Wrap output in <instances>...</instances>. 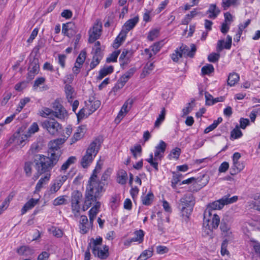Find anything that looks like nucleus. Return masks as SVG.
Returning <instances> with one entry per match:
<instances>
[{
    "mask_svg": "<svg viewBox=\"0 0 260 260\" xmlns=\"http://www.w3.org/2000/svg\"><path fill=\"white\" fill-rule=\"evenodd\" d=\"M139 20V17L136 16L133 18L128 19L122 26L121 30L127 34L129 31L133 29Z\"/></svg>",
    "mask_w": 260,
    "mask_h": 260,
    "instance_id": "2eb2a0df",
    "label": "nucleus"
},
{
    "mask_svg": "<svg viewBox=\"0 0 260 260\" xmlns=\"http://www.w3.org/2000/svg\"><path fill=\"white\" fill-rule=\"evenodd\" d=\"M127 179V175L126 171L120 170L118 173L117 181L122 185L125 184Z\"/></svg>",
    "mask_w": 260,
    "mask_h": 260,
    "instance_id": "4c0bfd02",
    "label": "nucleus"
},
{
    "mask_svg": "<svg viewBox=\"0 0 260 260\" xmlns=\"http://www.w3.org/2000/svg\"><path fill=\"white\" fill-rule=\"evenodd\" d=\"M39 130V127L38 123L36 122H33L26 132L28 136L30 137L32 135L38 132Z\"/></svg>",
    "mask_w": 260,
    "mask_h": 260,
    "instance_id": "de8ad7c7",
    "label": "nucleus"
},
{
    "mask_svg": "<svg viewBox=\"0 0 260 260\" xmlns=\"http://www.w3.org/2000/svg\"><path fill=\"white\" fill-rule=\"evenodd\" d=\"M92 225L93 224H91L90 222L88 223V219L86 216H81L79 223V228L81 233L84 234L87 233L90 228L92 226Z\"/></svg>",
    "mask_w": 260,
    "mask_h": 260,
    "instance_id": "dca6fc26",
    "label": "nucleus"
},
{
    "mask_svg": "<svg viewBox=\"0 0 260 260\" xmlns=\"http://www.w3.org/2000/svg\"><path fill=\"white\" fill-rule=\"evenodd\" d=\"M104 185V183L88 182L82 208L83 211H86L92 205L94 206L96 203L100 202L98 200L102 196Z\"/></svg>",
    "mask_w": 260,
    "mask_h": 260,
    "instance_id": "f257e3e1",
    "label": "nucleus"
},
{
    "mask_svg": "<svg viewBox=\"0 0 260 260\" xmlns=\"http://www.w3.org/2000/svg\"><path fill=\"white\" fill-rule=\"evenodd\" d=\"M240 79L239 75L235 72L230 73L227 80L228 85L233 86L237 84Z\"/></svg>",
    "mask_w": 260,
    "mask_h": 260,
    "instance_id": "72a5a7b5",
    "label": "nucleus"
},
{
    "mask_svg": "<svg viewBox=\"0 0 260 260\" xmlns=\"http://www.w3.org/2000/svg\"><path fill=\"white\" fill-rule=\"evenodd\" d=\"M179 49L181 52H182V55L190 57H193L197 50L196 47L193 44H191L190 49L189 47L185 45H182Z\"/></svg>",
    "mask_w": 260,
    "mask_h": 260,
    "instance_id": "a211bd4d",
    "label": "nucleus"
},
{
    "mask_svg": "<svg viewBox=\"0 0 260 260\" xmlns=\"http://www.w3.org/2000/svg\"><path fill=\"white\" fill-rule=\"evenodd\" d=\"M58 156V153L56 155L55 158L51 155L47 157L44 155H39V159L36 160V169L38 173L42 174L50 173V171L59 160L57 159Z\"/></svg>",
    "mask_w": 260,
    "mask_h": 260,
    "instance_id": "f03ea898",
    "label": "nucleus"
},
{
    "mask_svg": "<svg viewBox=\"0 0 260 260\" xmlns=\"http://www.w3.org/2000/svg\"><path fill=\"white\" fill-rule=\"evenodd\" d=\"M82 199V193L78 190L74 191L71 196V209L75 216L80 215L81 207L80 201Z\"/></svg>",
    "mask_w": 260,
    "mask_h": 260,
    "instance_id": "0eeeda50",
    "label": "nucleus"
},
{
    "mask_svg": "<svg viewBox=\"0 0 260 260\" xmlns=\"http://www.w3.org/2000/svg\"><path fill=\"white\" fill-rule=\"evenodd\" d=\"M29 138L27 134L23 132L22 128H19L10 138L8 142L10 144L15 142L18 145L24 146L25 141Z\"/></svg>",
    "mask_w": 260,
    "mask_h": 260,
    "instance_id": "1a4fd4ad",
    "label": "nucleus"
},
{
    "mask_svg": "<svg viewBox=\"0 0 260 260\" xmlns=\"http://www.w3.org/2000/svg\"><path fill=\"white\" fill-rule=\"evenodd\" d=\"M102 58V56H97L93 55L92 61L90 64V70L94 69L100 63Z\"/></svg>",
    "mask_w": 260,
    "mask_h": 260,
    "instance_id": "5fc2aeb1",
    "label": "nucleus"
},
{
    "mask_svg": "<svg viewBox=\"0 0 260 260\" xmlns=\"http://www.w3.org/2000/svg\"><path fill=\"white\" fill-rule=\"evenodd\" d=\"M182 176V174L180 173H173V178L171 181V186L173 188H175L176 187L177 184L180 181V178Z\"/></svg>",
    "mask_w": 260,
    "mask_h": 260,
    "instance_id": "603ef678",
    "label": "nucleus"
},
{
    "mask_svg": "<svg viewBox=\"0 0 260 260\" xmlns=\"http://www.w3.org/2000/svg\"><path fill=\"white\" fill-rule=\"evenodd\" d=\"M101 206V202H97L96 204H94V206L89 210L88 212V216L89 218V221L91 224H93V221L100 210Z\"/></svg>",
    "mask_w": 260,
    "mask_h": 260,
    "instance_id": "4be33fe9",
    "label": "nucleus"
},
{
    "mask_svg": "<svg viewBox=\"0 0 260 260\" xmlns=\"http://www.w3.org/2000/svg\"><path fill=\"white\" fill-rule=\"evenodd\" d=\"M136 71L135 67L129 69L119 79V82L123 86L128 81V80L133 76Z\"/></svg>",
    "mask_w": 260,
    "mask_h": 260,
    "instance_id": "b1692460",
    "label": "nucleus"
},
{
    "mask_svg": "<svg viewBox=\"0 0 260 260\" xmlns=\"http://www.w3.org/2000/svg\"><path fill=\"white\" fill-rule=\"evenodd\" d=\"M224 196L221 199L209 203L205 210V217L206 219L211 215V213L215 210H220L222 209L225 205L233 203L237 201L238 197L233 196L232 198Z\"/></svg>",
    "mask_w": 260,
    "mask_h": 260,
    "instance_id": "20e7f679",
    "label": "nucleus"
},
{
    "mask_svg": "<svg viewBox=\"0 0 260 260\" xmlns=\"http://www.w3.org/2000/svg\"><path fill=\"white\" fill-rule=\"evenodd\" d=\"M220 12L219 9L217 7L215 4H211L206 13L209 14L208 17L209 18L214 19L217 17Z\"/></svg>",
    "mask_w": 260,
    "mask_h": 260,
    "instance_id": "bb28decb",
    "label": "nucleus"
},
{
    "mask_svg": "<svg viewBox=\"0 0 260 260\" xmlns=\"http://www.w3.org/2000/svg\"><path fill=\"white\" fill-rule=\"evenodd\" d=\"M66 201L65 196H59L53 200V205L55 206L63 205L66 203Z\"/></svg>",
    "mask_w": 260,
    "mask_h": 260,
    "instance_id": "680f3d73",
    "label": "nucleus"
},
{
    "mask_svg": "<svg viewBox=\"0 0 260 260\" xmlns=\"http://www.w3.org/2000/svg\"><path fill=\"white\" fill-rule=\"evenodd\" d=\"M243 135L242 132L238 126L233 129L231 133V139H237L241 138Z\"/></svg>",
    "mask_w": 260,
    "mask_h": 260,
    "instance_id": "09e8293b",
    "label": "nucleus"
},
{
    "mask_svg": "<svg viewBox=\"0 0 260 260\" xmlns=\"http://www.w3.org/2000/svg\"><path fill=\"white\" fill-rule=\"evenodd\" d=\"M220 58V54L218 53H212L208 55V59L211 62L217 61Z\"/></svg>",
    "mask_w": 260,
    "mask_h": 260,
    "instance_id": "774afa93",
    "label": "nucleus"
},
{
    "mask_svg": "<svg viewBox=\"0 0 260 260\" xmlns=\"http://www.w3.org/2000/svg\"><path fill=\"white\" fill-rule=\"evenodd\" d=\"M41 126L49 134L57 136L62 128L61 125L54 118H49L42 122Z\"/></svg>",
    "mask_w": 260,
    "mask_h": 260,
    "instance_id": "423d86ee",
    "label": "nucleus"
},
{
    "mask_svg": "<svg viewBox=\"0 0 260 260\" xmlns=\"http://www.w3.org/2000/svg\"><path fill=\"white\" fill-rule=\"evenodd\" d=\"M244 168V165L239 161L233 162V165L230 169V174L235 175L241 172Z\"/></svg>",
    "mask_w": 260,
    "mask_h": 260,
    "instance_id": "cd10ccee",
    "label": "nucleus"
},
{
    "mask_svg": "<svg viewBox=\"0 0 260 260\" xmlns=\"http://www.w3.org/2000/svg\"><path fill=\"white\" fill-rule=\"evenodd\" d=\"M101 169L102 164H101L99 162H98L95 167V169L93 170L92 174L90 176L88 182L103 183L102 182L100 181L98 179V174L100 173Z\"/></svg>",
    "mask_w": 260,
    "mask_h": 260,
    "instance_id": "a878e982",
    "label": "nucleus"
},
{
    "mask_svg": "<svg viewBox=\"0 0 260 260\" xmlns=\"http://www.w3.org/2000/svg\"><path fill=\"white\" fill-rule=\"evenodd\" d=\"M153 199V194L149 192L146 196L142 197V202L143 205L149 206L152 204Z\"/></svg>",
    "mask_w": 260,
    "mask_h": 260,
    "instance_id": "a19ab883",
    "label": "nucleus"
},
{
    "mask_svg": "<svg viewBox=\"0 0 260 260\" xmlns=\"http://www.w3.org/2000/svg\"><path fill=\"white\" fill-rule=\"evenodd\" d=\"M61 186L55 180L53 181L50 184L49 188L48 190L49 196L54 194L58 190H59Z\"/></svg>",
    "mask_w": 260,
    "mask_h": 260,
    "instance_id": "c9c22d12",
    "label": "nucleus"
},
{
    "mask_svg": "<svg viewBox=\"0 0 260 260\" xmlns=\"http://www.w3.org/2000/svg\"><path fill=\"white\" fill-rule=\"evenodd\" d=\"M30 99L28 97H25L21 99L16 109L17 111H18V112H20L24 108V107L30 102Z\"/></svg>",
    "mask_w": 260,
    "mask_h": 260,
    "instance_id": "6e6d98bb",
    "label": "nucleus"
},
{
    "mask_svg": "<svg viewBox=\"0 0 260 260\" xmlns=\"http://www.w3.org/2000/svg\"><path fill=\"white\" fill-rule=\"evenodd\" d=\"M86 57V51L85 50H82L77 57L75 63L78 66L82 67Z\"/></svg>",
    "mask_w": 260,
    "mask_h": 260,
    "instance_id": "37998d69",
    "label": "nucleus"
},
{
    "mask_svg": "<svg viewBox=\"0 0 260 260\" xmlns=\"http://www.w3.org/2000/svg\"><path fill=\"white\" fill-rule=\"evenodd\" d=\"M39 70V61L38 59H34L29 67L27 78L30 80L33 79L35 76L38 74Z\"/></svg>",
    "mask_w": 260,
    "mask_h": 260,
    "instance_id": "4468645a",
    "label": "nucleus"
},
{
    "mask_svg": "<svg viewBox=\"0 0 260 260\" xmlns=\"http://www.w3.org/2000/svg\"><path fill=\"white\" fill-rule=\"evenodd\" d=\"M180 153L181 149L179 148L176 147L172 150L170 153L168 155V158L170 160L172 159H177L179 158Z\"/></svg>",
    "mask_w": 260,
    "mask_h": 260,
    "instance_id": "49530a36",
    "label": "nucleus"
},
{
    "mask_svg": "<svg viewBox=\"0 0 260 260\" xmlns=\"http://www.w3.org/2000/svg\"><path fill=\"white\" fill-rule=\"evenodd\" d=\"M64 143V140L62 139H56L51 141L49 143V153L50 155L54 157H56V155L59 154L57 159H59L62 152L60 149L61 145Z\"/></svg>",
    "mask_w": 260,
    "mask_h": 260,
    "instance_id": "9d476101",
    "label": "nucleus"
},
{
    "mask_svg": "<svg viewBox=\"0 0 260 260\" xmlns=\"http://www.w3.org/2000/svg\"><path fill=\"white\" fill-rule=\"evenodd\" d=\"M237 0H222V6L224 10H226L231 6L236 4Z\"/></svg>",
    "mask_w": 260,
    "mask_h": 260,
    "instance_id": "e2e57ef3",
    "label": "nucleus"
},
{
    "mask_svg": "<svg viewBox=\"0 0 260 260\" xmlns=\"http://www.w3.org/2000/svg\"><path fill=\"white\" fill-rule=\"evenodd\" d=\"M154 66L153 62H148L144 68L142 73L141 75V77L143 78L149 74L153 70Z\"/></svg>",
    "mask_w": 260,
    "mask_h": 260,
    "instance_id": "c03bdc74",
    "label": "nucleus"
},
{
    "mask_svg": "<svg viewBox=\"0 0 260 260\" xmlns=\"http://www.w3.org/2000/svg\"><path fill=\"white\" fill-rule=\"evenodd\" d=\"M153 255L152 248H148V249L143 251L140 255L139 256L137 260H146L151 257Z\"/></svg>",
    "mask_w": 260,
    "mask_h": 260,
    "instance_id": "79ce46f5",
    "label": "nucleus"
},
{
    "mask_svg": "<svg viewBox=\"0 0 260 260\" xmlns=\"http://www.w3.org/2000/svg\"><path fill=\"white\" fill-rule=\"evenodd\" d=\"M134 103V100L132 99H128L126 100L122 107H121V109L124 111V112L127 113L129 110L131 109L132 105Z\"/></svg>",
    "mask_w": 260,
    "mask_h": 260,
    "instance_id": "3c124183",
    "label": "nucleus"
},
{
    "mask_svg": "<svg viewBox=\"0 0 260 260\" xmlns=\"http://www.w3.org/2000/svg\"><path fill=\"white\" fill-rule=\"evenodd\" d=\"M220 223V217L216 214H213V221L212 223H210V226L211 230V234L212 233L213 229H216L218 228Z\"/></svg>",
    "mask_w": 260,
    "mask_h": 260,
    "instance_id": "a18cd8bd",
    "label": "nucleus"
},
{
    "mask_svg": "<svg viewBox=\"0 0 260 260\" xmlns=\"http://www.w3.org/2000/svg\"><path fill=\"white\" fill-rule=\"evenodd\" d=\"M226 42H224V41L223 40H220L218 41L217 44V51L218 52H219L221 51L223 48L226 49H230L231 48L232 41V37L228 35L226 37Z\"/></svg>",
    "mask_w": 260,
    "mask_h": 260,
    "instance_id": "412c9836",
    "label": "nucleus"
},
{
    "mask_svg": "<svg viewBox=\"0 0 260 260\" xmlns=\"http://www.w3.org/2000/svg\"><path fill=\"white\" fill-rule=\"evenodd\" d=\"M129 51L124 49L122 51L119 57V62L121 67L124 68L129 62V57L127 56Z\"/></svg>",
    "mask_w": 260,
    "mask_h": 260,
    "instance_id": "473e14b6",
    "label": "nucleus"
},
{
    "mask_svg": "<svg viewBox=\"0 0 260 260\" xmlns=\"http://www.w3.org/2000/svg\"><path fill=\"white\" fill-rule=\"evenodd\" d=\"M92 253L95 256L102 259H105L109 256V247L104 245L102 248L98 247L97 248L92 249Z\"/></svg>",
    "mask_w": 260,
    "mask_h": 260,
    "instance_id": "ddd939ff",
    "label": "nucleus"
},
{
    "mask_svg": "<svg viewBox=\"0 0 260 260\" xmlns=\"http://www.w3.org/2000/svg\"><path fill=\"white\" fill-rule=\"evenodd\" d=\"M120 201L118 196L115 194L112 196L110 199L111 207L113 209L117 208Z\"/></svg>",
    "mask_w": 260,
    "mask_h": 260,
    "instance_id": "bf43d9fd",
    "label": "nucleus"
},
{
    "mask_svg": "<svg viewBox=\"0 0 260 260\" xmlns=\"http://www.w3.org/2000/svg\"><path fill=\"white\" fill-rule=\"evenodd\" d=\"M102 28V25L97 23L94 24L92 28L89 30L88 41L90 43H93L100 38L101 35Z\"/></svg>",
    "mask_w": 260,
    "mask_h": 260,
    "instance_id": "9b49d317",
    "label": "nucleus"
},
{
    "mask_svg": "<svg viewBox=\"0 0 260 260\" xmlns=\"http://www.w3.org/2000/svg\"><path fill=\"white\" fill-rule=\"evenodd\" d=\"M182 56V52H181L180 49L177 48L174 52L171 54V57L174 62H177Z\"/></svg>",
    "mask_w": 260,
    "mask_h": 260,
    "instance_id": "13d9d810",
    "label": "nucleus"
},
{
    "mask_svg": "<svg viewBox=\"0 0 260 260\" xmlns=\"http://www.w3.org/2000/svg\"><path fill=\"white\" fill-rule=\"evenodd\" d=\"M52 108L53 115L58 119L63 120L68 118V112L58 100H56L52 103Z\"/></svg>",
    "mask_w": 260,
    "mask_h": 260,
    "instance_id": "6e6552de",
    "label": "nucleus"
},
{
    "mask_svg": "<svg viewBox=\"0 0 260 260\" xmlns=\"http://www.w3.org/2000/svg\"><path fill=\"white\" fill-rule=\"evenodd\" d=\"M135 237L132 238V241L138 242L139 243H142L144 240V232L142 230L136 231L134 232Z\"/></svg>",
    "mask_w": 260,
    "mask_h": 260,
    "instance_id": "ea45409f",
    "label": "nucleus"
},
{
    "mask_svg": "<svg viewBox=\"0 0 260 260\" xmlns=\"http://www.w3.org/2000/svg\"><path fill=\"white\" fill-rule=\"evenodd\" d=\"M85 107L88 111V115H90L100 107L101 102L94 98H90L87 101H85Z\"/></svg>",
    "mask_w": 260,
    "mask_h": 260,
    "instance_id": "f8f14e48",
    "label": "nucleus"
},
{
    "mask_svg": "<svg viewBox=\"0 0 260 260\" xmlns=\"http://www.w3.org/2000/svg\"><path fill=\"white\" fill-rule=\"evenodd\" d=\"M126 36L127 34H126L125 32L121 30L119 34L117 36L113 42V48L115 49L119 48L125 40Z\"/></svg>",
    "mask_w": 260,
    "mask_h": 260,
    "instance_id": "c85d7f7f",
    "label": "nucleus"
},
{
    "mask_svg": "<svg viewBox=\"0 0 260 260\" xmlns=\"http://www.w3.org/2000/svg\"><path fill=\"white\" fill-rule=\"evenodd\" d=\"M214 213H211V215L206 219L205 217V212L204 213V220L203 224V235L204 236L210 235L211 230L210 226V223H212L213 221V215Z\"/></svg>",
    "mask_w": 260,
    "mask_h": 260,
    "instance_id": "f3484780",
    "label": "nucleus"
},
{
    "mask_svg": "<svg viewBox=\"0 0 260 260\" xmlns=\"http://www.w3.org/2000/svg\"><path fill=\"white\" fill-rule=\"evenodd\" d=\"M120 51L119 50L113 52L111 54H110L109 56L107 58V62L110 63L111 62L117 61V59L120 54Z\"/></svg>",
    "mask_w": 260,
    "mask_h": 260,
    "instance_id": "864d4df0",
    "label": "nucleus"
},
{
    "mask_svg": "<svg viewBox=\"0 0 260 260\" xmlns=\"http://www.w3.org/2000/svg\"><path fill=\"white\" fill-rule=\"evenodd\" d=\"M84 133L85 127L84 126H79L72 138V143H74L80 140L83 137Z\"/></svg>",
    "mask_w": 260,
    "mask_h": 260,
    "instance_id": "7c9ffc66",
    "label": "nucleus"
},
{
    "mask_svg": "<svg viewBox=\"0 0 260 260\" xmlns=\"http://www.w3.org/2000/svg\"><path fill=\"white\" fill-rule=\"evenodd\" d=\"M76 161L77 158L76 156H71L69 157L61 166L60 171H66L71 165L74 164Z\"/></svg>",
    "mask_w": 260,
    "mask_h": 260,
    "instance_id": "f704fd0d",
    "label": "nucleus"
},
{
    "mask_svg": "<svg viewBox=\"0 0 260 260\" xmlns=\"http://www.w3.org/2000/svg\"><path fill=\"white\" fill-rule=\"evenodd\" d=\"M74 28L75 25L71 22L63 24L62 25V32L67 36L71 37L76 34Z\"/></svg>",
    "mask_w": 260,
    "mask_h": 260,
    "instance_id": "5701e85b",
    "label": "nucleus"
},
{
    "mask_svg": "<svg viewBox=\"0 0 260 260\" xmlns=\"http://www.w3.org/2000/svg\"><path fill=\"white\" fill-rule=\"evenodd\" d=\"M99 141L95 139L93 141L86 150L85 155L81 160V165L83 168H88L92 163L94 158L100 149Z\"/></svg>",
    "mask_w": 260,
    "mask_h": 260,
    "instance_id": "39448f33",
    "label": "nucleus"
},
{
    "mask_svg": "<svg viewBox=\"0 0 260 260\" xmlns=\"http://www.w3.org/2000/svg\"><path fill=\"white\" fill-rule=\"evenodd\" d=\"M64 91L68 102L72 103L75 96L74 88L70 84H67L64 87Z\"/></svg>",
    "mask_w": 260,
    "mask_h": 260,
    "instance_id": "c756f323",
    "label": "nucleus"
},
{
    "mask_svg": "<svg viewBox=\"0 0 260 260\" xmlns=\"http://www.w3.org/2000/svg\"><path fill=\"white\" fill-rule=\"evenodd\" d=\"M39 199H35L34 198L28 200L23 206L21 210V214L24 215L28 210L32 209L38 203Z\"/></svg>",
    "mask_w": 260,
    "mask_h": 260,
    "instance_id": "393cba45",
    "label": "nucleus"
},
{
    "mask_svg": "<svg viewBox=\"0 0 260 260\" xmlns=\"http://www.w3.org/2000/svg\"><path fill=\"white\" fill-rule=\"evenodd\" d=\"M53 110L49 108H43L41 111H40V115L43 117H46L51 114L53 115Z\"/></svg>",
    "mask_w": 260,
    "mask_h": 260,
    "instance_id": "0e129e2a",
    "label": "nucleus"
},
{
    "mask_svg": "<svg viewBox=\"0 0 260 260\" xmlns=\"http://www.w3.org/2000/svg\"><path fill=\"white\" fill-rule=\"evenodd\" d=\"M92 242V249H95L97 248L98 247H100V246L102 245L103 239L101 237H99L96 238V239H91Z\"/></svg>",
    "mask_w": 260,
    "mask_h": 260,
    "instance_id": "338daca9",
    "label": "nucleus"
},
{
    "mask_svg": "<svg viewBox=\"0 0 260 260\" xmlns=\"http://www.w3.org/2000/svg\"><path fill=\"white\" fill-rule=\"evenodd\" d=\"M220 228L224 237H231L232 232L230 231V225L223 220L221 222Z\"/></svg>",
    "mask_w": 260,
    "mask_h": 260,
    "instance_id": "e433bc0d",
    "label": "nucleus"
},
{
    "mask_svg": "<svg viewBox=\"0 0 260 260\" xmlns=\"http://www.w3.org/2000/svg\"><path fill=\"white\" fill-rule=\"evenodd\" d=\"M29 250V248L28 246H23L17 249V252L20 255L27 256Z\"/></svg>",
    "mask_w": 260,
    "mask_h": 260,
    "instance_id": "69168bd1",
    "label": "nucleus"
},
{
    "mask_svg": "<svg viewBox=\"0 0 260 260\" xmlns=\"http://www.w3.org/2000/svg\"><path fill=\"white\" fill-rule=\"evenodd\" d=\"M51 173H47L45 175L42 177L37 182L35 187V192H39L43 186L47 184L50 180Z\"/></svg>",
    "mask_w": 260,
    "mask_h": 260,
    "instance_id": "aec40b11",
    "label": "nucleus"
},
{
    "mask_svg": "<svg viewBox=\"0 0 260 260\" xmlns=\"http://www.w3.org/2000/svg\"><path fill=\"white\" fill-rule=\"evenodd\" d=\"M214 70L212 64H208L202 67L201 69L202 73L203 75H209L213 72Z\"/></svg>",
    "mask_w": 260,
    "mask_h": 260,
    "instance_id": "4d7b16f0",
    "label": "nucleus"
},
{
    "mask_svg": "<svg viewBox=\"0 0 260 260\" xmlns=\"http://www.w3.org/2000/svg\"><path fill=\"white\" fill-rule=\"evenodd\" d=\"M166 115V111L165 108H162L156 121H155V127H159L162 122L165 120Z\"/></svg>",
    "mask_w": 260,
    "mask_h": 260,
    "instance_id": "58836bf2",
    "label": "nucleus"
},
{
    "mask_svg": "<svg viewBox=\"0 0 260 260\" xmlns=\"http://www.w3.org/2000/svg\"><path fill=\"white\" fill-rule=\"evenodd\" d=\"M134 157L136 159L138 157L141 156L142 147L140 145H137L130 149Z\"/></svg>",
    "mask_w": 260,
    "mask_h": 260,
    "instance_id": "8fccbe9b",
    "label": "nucleus"
},
{
    "mask_svg": "<svg viewBox=\"0 0 260 260\" xmlns=\"http://www.w3.org/2000/svg\"><path fill=\"white\" fill-rule=\"evenodd\" d=\"M166 147V143L162 140L160 141L159 144L155 148L154 157L160 160L163 157Z\"/></svg>",
    "mask_w": 260,
    "mask_h": 260,
    "instance_id": "6ab92c4d",
    "label": "nucleus"
},
{
    "mask_svg": "<svg viewBox=\"0 0 260 260\" xmlns=\"http://www.w3.org/2000/svg\"><path fill=\"white\" fill-rule=\"evenodd\" d=\"M162 46L161 42H156L153 45L150 46L149 48L153 52V54L156 55L159 51Z\"/></svg>",
    "mask_w": 260,
    "mask_h": 260,
    "instance_id": "052dcab7",
    "label": "nucleus"
},
{
    "mask_svg": "<svg viewBox=\"0 0 260 260\" xmlns=\"http://www.w3.org/2000/svg\"><path fill=\"white\" fill-rule=\"evenodd\" d=\"M194 204V198L191 193L185 194L180 200L179 208L181 215L186 222L188 220L189 217L192 212Z\"/></svg>",
    "mask_w": 260,
    "mask_h": 260,
    "instance_id": "7ed1b4c3",
    "label": "nucleus"
},
{
    "mask_svg": "<svg viewBox=\"0 0 260 260\" xmlns=\"http://www.w3.org/2000/svg\"><path fill=\"white\" fill-rule=\"evenodd\" d=\"M113 67L112 66H105L100 70L98 79L102 80L107 75L111 74L113 72Z\"/></svg>",
    "mask_w": 260,
    "mask_h": 260,
    "instance_id": "2f4dec72",
    "label": "nucleus"
}]
</instances>
